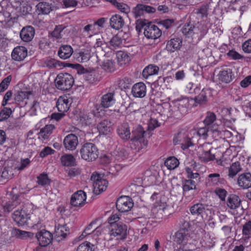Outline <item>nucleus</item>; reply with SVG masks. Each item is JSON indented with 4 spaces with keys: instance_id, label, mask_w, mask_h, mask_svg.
I'll return each mask as SVG.
<instances>
[{
    "instance_id": "f257e3e1",
    "label": "nucleus",
    "mask_w": 251,
    "mask_h": 251,
    "mask_svg": "<svg viewBox=\"0 0 251 251\" xmlns=\"http://www.w3.org/2000/svg\"><path fill=\"white\" fill-rule=\"evenodd\" d=\"M32 210L31 204L22 203L12 213V219L19 226L36 225V222L33 220L34 216L31 215Z\"/></svg>"
},
{
    "instance_id": "f03ea898",
    "label": "nucleus",
    "mask_w": 251,
    "mask_h": 251,
    "mask_svg": "<svg viewBox=\"0 0 251 251\" xmlns=\"http://www.w3.org/2000/svg\"><path fill=\"white\" fill-rule=\"evenodd\" d=\"M187 101L179 100L171 103L163 104V112L168 117H173L177 119L182 118L187 112Z\"/></svg>"
},
{
    "instance_id": "7ed1b4c3",
    "label": "nucleus",
    "mask_w": 251,
    "mask_h": 251,
    "mask_svg": "<svg viewBox=\"0 0 251 251\" xmlns=\"http://www.w3.org/2000/svg\"><path fill=\"white\" fill-rule=\"evenodd\" d=\"M135 28L139 32L144 29V34L148 39H155L160 37L162 34L161 29L157 26L146 19H140L136 22Z\"/></svg>"
},
{
    "instance_id": "20e7f679",
    "label": "nucleus",
    "mask_w": 251,
    "mask_h": 251,
    "mask_svg": "<svg viewBox=\"0 0 251 251\" xmlns=\"http://www.w3.org/2000/svg\"><path fill=\"white\" fill-rule=\"evenodd\" d=\"M80 153L82 159L88 162H92L98 157L99 150L94 144L86 143L82 146Z\"/></svg>"
},
{
    "instance_id": "39448f33",
    "label": "nucleus",
    "mask_w": 251,
    "mask_h": 251,
    "mask_svg": "<svg viewBox=\"0 0 251 251\" xmlns=\"http://www.w3.org/2000/svg\"><path fill=\"white\" fill-rule=\"evenodd\" d=\"M100 104L94 105L89 111L80 115V120L86 125L95 124L100 119V111H101Z\"/></svg>"
},
{
    "instance_id": "423d86ee",
    "label": "nucleus",
    "mask_w": 251,
    "mask_h": 251,
    "mask_svg": "<svg viewBox=\"0 0 251 251\" xmlns=\"http://www.w3.org/2000/svg\"><path fill=\"white\" fill-rule=\"evenodd\" d=\"M54 82L58 89L67 91L73 86L74 79L73 76L68 73H60L57 75Z\"/></svg>"
},
{
    "instance_id": "0eeeda50",
    "label": "nucleus",
    "mask_w": 251,
    "mask_h": 251,
    "mask_svg": "<svg viewBox=\"0 0 251 251\" xmlns=\"http://www.w3.org/2000/svg\"><path fill=\"white\" fill-rule=\"evenodd\" d=\"M91 180L93 181L94 191L99 193L105 191L108 185V181L102 178L101 175L95 172L91 176Z\"/></svg>"
},
{
    "instance_id": "6e6552de",
    "label": "nucleus",
    "mask_w": 251,
    "mask_h": 251,
    "mask_svg": "<svg viewBox=\"0 0 251 251\" xmlns=\"http://www.w3.org/2000/svg\"><path fill=\"white\" fill-rule=\"evenodd\" d=\"M109 235L117 237L118 239H125L127 235V226L123 224H112L109 227Z\"/></svg>"
},
{
    "instance_id": "1a4fd4ad",
    "label": "nucleus",
    "mask_w": 251,
    "mask_h": 251,
    "mask_svg": "<svg viewBox=\"0 0 251 251\" xmlns=\"http://www.w3.org/2000/svg\"><path fill=\"white\" fill-rule=\"evenodd\" d=\"M133 206L132 201L128 196H121L117 200L116 202V208L121 212H126L129 211Z\"/></svg>"
},
{
    "instance_id": "9d476101",
    "label": "nucleus",
    "mask_w": 251,
    "mask_h": 251,
    "mask_svg": "<svg viewBox=\"0 0 251 251\" xmlns=\"http://www.w3.org/2000/svg\"><path fill=\"white\" fill-rule=\"evenodd\" d=\"M67 26L64 25H56L53 30L49 33L48 37L53 42L61 43L63 41L65 29Z\"/></svg>"
},
{
    "instance_id": "9b49d317",
    "label": "nucleus",
    "mask_w": 251,
    "mask_h": 251,
    "mask_svg": "<svg viewBox=\"0 0 251 251\" xmlns=\"http://www.w3.org/2000/svg\"><path fill=\"white\" fill-rule=\"evenodd\" d=\"M175 145H181V148L183 150L187 149L191 146H193L191 139L186 134L183 133H178L174 138Z\"/></svg>"
},
{
    "instance_id": "f8f14e48",
    "label": "nucleus",
    "mask_w": 251,
    "mask_h": 251,
    "mask_svg": "<svg viewBox=\"0 0 251 251\" xmlns=\"http://www.w3.org/2000/svg\"><path fill=\"white\" fill-rule=\"evenodd\" d=\"M149 137L150 136V133H148ZM147 135V133L145 131L144 129L140 125L134 128L132 131V136L131 140L134 141H139L141 143L143 142L144 145H146L147 142H145L144 138Z\"/></svg>"
},
{
    "instance_id": "ddd939ff",
    "label": "nucleus",
    "mask_w": 251,
    "mask_h": 251,
    "mask_svg": "<svg viewBox=\"0 0 251 251\" xmlns=\"http://www.w3.org/2000/svg\"><path fill=\"white\" fill-rule=\"evenodd\" d=\"M36 237L39 242V245L42 247H46L51 243L52 239L51 233L45 229L38 232Z\"/></svg>"
},
{
    "instance_id": "4468645a",
    "label": "nucleus",
    "mask_w": 251,
    "mask_h": 251,
    "mask_svg": "<svg viewBox=\"0 0 251 251\" xmlns=\"http://www.w3.org/2000/svg\"><path fill=\"white\" fill-rule=\"evenodd\" d=\"M211 148L212 147L209 144L203 145L201 152L200 153L199 156V159L201 162L207 163L215 159V155L211 152Z\"/></svg>"
},
{
    "instance_id": "2eb2a0df",
    "label": "nucleus",
    "mask_w": 251,
    "mask_h": 251,
    "mask_svg": "<svg viewBox=\"0 0 251 251\" xmlns=\"http://www.w3.org/2000/svg\"><path fill=\"white\" fill-rule=\"evenodd\" d=\"M86 199V193L82 190L77 191L72 195L71 203L74 206L81 207L84 204Z\"/></svg>"
},
{
    "instance_id": "dca6fc26",
    "label": "nucleus",
    "mask_w": 251,
    "mask_h": 251,
    "mask_svg": "<svg viewBox=\"0 0 251 251\" xmlns=\"http://www.w3.org/2000/svg\"><path fill=\"white\" fill-rule=\"evenodd\" d=\"M200 29L190 22L186 23L182 27L181 31L186 38L192 37L195 34H199Z\"/></svg>"
},
{
    "instance_id": "f3484780",
    "label": "nucleus",
    "mask_w": 251,
    "mask_h": 251,
    "mask_svg": "<svg viewBox=\"0 0 251 251\" xmlns=\"http://www.w3.org/2000/svg\"><path fill=\"white\" fill-rule=\"evenodd\" d=\"M78 144V138L74 134H69L63 140V145L66 150H75Z\"/></svg>"
},
{
    "instance_id": "a211bd4d",
    "label": "nucleus",
    "mask_w": 251,
    "mask_h": 251,
    "mask_svg": "<svg viewBox=\"0 0 251 251\" xmlns=\"http://www.w3.org/2000/svg\"><path fill=\"white\" fill-rule=\"evenodd\" d=\"M27 55V50L24 46H17L13 49L11 53L12 59L16 61H22Z\"/></svg>"
},
{
    "instance_id": "6ab92c4d",
    "label": "nucleus",
    "mask_w": 251,
    "mask_h": 251,
    "mask_svg": "<svg viewBox=\"0 0 251 251\" xmlns=\"http://www.w3.org/2000/svg\"><path fill=\"white\" fill-rule=\"evenodd\" d=\"M18 200L3 201L0 205V207L3 212L4 216L10 213L14 208L18 207L21 204Z\"/></svg>"
},
{
    "instance_id": "aec40b11",
    "label": "nucleus",
    "mask_w": 251,
    "mask_h": 251,
    "mask_svg": "<svg viewBox=\"0 0 251 251\" xmlns=\"http://www.w3.org/2000/svg\"><path fill=\"white\" fill-rule=\"evenodd\" d=\"M35 35V29L32 26L24 27L20 32V36L22 41L28 42L31 41Z\"/></svg>"
},
{
    "instance_id": "412c9836",
    "label": "nucleus",
    "mask_w": 251,
    "mask_h": 251,
    "mask_svg": "<svg viewBox=\"0 0 251 251\" xmlns=\"http://www.w3.org/2000/svg\"><path fill=\"white\" fill-rule=\"evenodd\" d=\"M146 86L143 82L135 84L132 87L131 93L136 98H144L146 95Z\"/></svg>"
},
{
    "instance_id": "4be33fe9",
    "label": "nucleus",
    "mask_w": 251,
    "mask_h": 251,
    "mask_svg": "<svg viewBox=\"0 0 251 251\" xmlns=\"http://www.w3.org/2000/svg\"><path fill=\"white\" fill-rule=\"evenodd\" d=\"M237 184L243 189L251 187V174L247 173L240 175L237 179Z\"/></svg>"
},
{
    "instance_id": "5701e85b",
    "label": "nucleus",
    "mask_w": 251,
    "mask_h": 251,
    "mask_svg": "<svg viewBox=\"0 0 251 251\" xmlns=\"http://www.w3.org/2000/svg\"><path fill=\"white\" fill-rule=\"evenodd\" d=\"M166 206V203L165 202H160V204L157 201L154 203L151 211L155 219L160 220L163 218Z\"/></svg>"
},
{
    "instance_id": "b1692460",
    "label": "nucleus",
    "mask_w": 251,
    "mask_h": 251,
    "mask_svg": "<svg viewBox=\"0 0 251 251\" xmlns=\"http://www.w3.org/2000/svg\"><path fill=\"white\" fill-rule=\"evenodd\" d=\"M114 93L113 92L108 93L103 95L101 97L100 109L101 107L108 108L112 105L115 102Z\"/></svg>"
},
{
    "instance_id": "393cba45",
    "label": "nucleus",
    "mask_w": 251,
    "mask_h": 251,
    "mask_svg": "<svg viewBox=\"0 0 251 251\" xmlns=\"http://www.w3.org/2000/svg\"><path fill=\"white\" fill-rule=\"evenodd\" d=\"M70 104V100L67 97H60L56 102V107L60 112L65 113L69 110Z\"/></svg>"
},
{
    "instance_id": "a878e982",
    "label": "nucleus",
    "mask_w": 251,
    "mask_h": 251,
    "mask_svg": "<svg viewBox=\"0 0 251 251\" xmlns=\"http://www.w3.org/2000/svg\"><path fill=\"white\" fill-rule=\"evenodd\" d=\"M219 79L225 83L230 82L233 77L232 70L228 68H223L218 75Z\"/></svg>"
},
{
    "instance_id": "bb28decb",
    "label": "nucleus",
    "mask_w": 251,
    "mask_h": 251,
    "mask_svg": "<svg viewBox=\"0 0 251 251\" xmlns=\"http://www.w3.org/2000/svg\"><path fill=\"white\" fill-rule=\"evenodd\" d=\"M124 24L125 21L120 15L115 14L110 19V25L113 29L119 30L124 26Z\"/></svg>"
},
{
    "instance_id": "cd10ccee",
    "label": "nucleus",
    "mask_w": 251,
    "mask_h": 251,
    "mask_svg": "<svg viewBox=\"0 0 251 251\" xmlns=\"http://www.w3.org/2000/svg\"><path fill=\"white\" fill-rule=\"evenodd\" d=\"M117 132L119 136L123 140H127L130 138V132L129 126L124 123L118 126Z\"/></svg>"
},
{
    "instance_id": "c85d7f7f",
    "label": "nucleus",
    "mask_w": 251,
    "mask_h": 251,
    "mask_svg": "<svg viewBox=\"0 0 251 251\" xmlns=\"http://www.w3.org/2000/svg\"><path fill=\"white\" fill-rule=\"evenodd\" d=\"M73 53V49L70 45L61 46L58 50V55L62 59H67L71 57Z\"/></svg>"
},
{
    "instance_id": "c756f323",
    "label": "nucleus",
    "mask_w": 251,
    "mask_h": 251,
    "mask_svg": "<svg viewBox=\"0 0 251 251\" xmlns=\"http://www.w3.org/2000/svg\"><path fill=\"white\" fill-rule=\"evenodd\" d=\"M100 65L101 69L107 73H112L116 69V63L112 59H105L100 63Z\"/></svg>"
},
{
    "instance_id": "7c9ffc66",
    "label": "nucleus",
    "mask_w": 251,
    "mask_h": 251,
    "mask_svg": "<svg viewBox=\"0 0 251 251\" xmlns=\"http://www.w3.org/2000/svg\"><path fill=\"white\" fill-rule=\"evenodd\" d=\"M99 30V29L95 27L93 24H88L82 28L81 35L83 37L91 38L93 35L96 34Z\"/></svg>"
},
{
    "instance_id": "2f4dec72",
    "label": "nucleus",
    "mask_w": 251,
    "mask_h": 251,
    "mask_svg": "<svg viewBox=\"0 0 251 251\" xmlns=\"http://www.w3.org/2000/svg\"><path fill=\"white\" fill-rule=\"evenodd\" d=\"M97 128L100 134L107 135L111 132V123L107 120H104L97 126Z\"/></svg>"
},
{
    "instance_id": "473e14b6",
    "label": "nucleus",
    "mask_w": 251,
    "mask_h": 251,
    "mask_svg": "<svg viewBox=\"0 0 251 251\" xmlns=\"http://www.w3.org/2000/svg\"><path fill=\"white\" fill-rule=\"evenodd\" d=\"M182 41L179 38H173L168 41L166 45V49L170 52L179 49L181 46Z\"/></svg>"
},
{
    "instance_id": "72a5a7b5",
    "label": "nucleus",
    "mask_w": 251,
    "mask_h": 251,
    "mask_svg": "<svg viewBox=\"0 0 251 251\" xmlns=\"http://www.w3.org/2000/svg\"><path fill=\"white\" fill-rule=\"evenodd\" d=\"M92 50V48H87L81 50L77 57V60L81 62L88 61L94 53V51Z\"/></svg>"
},
{
    "instance_id": "f704fd0d",
    "label": "nucleus",
    "mask_w": 251,
    "mask_h": 251,
    "mask_svg": "<svg viewBox=\"0 0 251 251\" xmlns=\"http://www.w3.org/2000/svg\"><path fill=\"white\" fill-rule=\"evenodd\" d=\"M207 181L209 185L216 186L222 183L223 178L221 177L219 173H213L208 176Z\"/></svg>"
},
{
    "instance_id": "c9c22d12",
    "label": "nucleus",
    "mask_w": 251,
    "mask_h": 251,
    "mask_svg": "<svg viewBox=\"0 0 251 251\" xmlns=\"http://www.w3.org/2000/svg\"><path fill=\"white\" fill-rule=\"evenodd\" d=\"M207 206L202 203H197L192 206L190 209L193 215H202L205 212Z\"/></svg>"
},
{
    "instance_id": "e433bc0d",
    "label": "nucleus",
    "mask_w": 251,
    "mask_h": 251,
    "mask_svg": "<svg viewBox=\"0 0 251 251\" xmlns=\"http://www.w3.org/2000/svg\"><path fill=\"white\" fill-rule=\"evenodd\" d=\"M159 70L158 66L153 64L149 65L144 69L142 73L143 76L147 78L149 76L157 74Z\"/></svg>"
},
{
    "instance_id": "4c0bfd02",
    "label": "nucleus",
    "mask_w": 251,
    "mask_h": 251,
    "mask_svg": "<svg viewBox=\"0 0 251 251\" xmlns=\"http://www.w3.org/2000/svg\"><path fill=\"white\" fill-rule=\"evenodd\" d=\"M242 170L240 163L238 161L233 163L228 168V176L230 178L234 177Z\"/></svg>"
},
{
    "instance_id": "58836bf2",
    "label": "nucleus",
    "mask_w": 251,
    "mask_h": 251,
    "mask_svg": "<svg viewBox=\"0 0 251 251\" xmlns=\"http://www.w3.org/2000/svg\"><path fill=\"white\" fill-rule=\"evenodd\" d=\"M54 128L53 125H48L41 129L39 133V138L44 140L47 139L49 136L52 133V130Z\"/></svg>"
},
{
    "instance_id": "ea45409f",
    "label": "nucleus",
    "mask_w": 251,
    "mask_h": 251,
    "mask_svg": "<svg viewBox=\"0 0 251 251\" xmlns=\"http://www.w3.org/2000/svg\"><path fill=\"white\" fill-rule=\"evenodd\" d=\"M240 205V200L238 196L235 195H231L227 199V205L230 209H235L239 207Z\"/></svg>"
},
{
    "instance_id": "a19ab883",
    "label": "nucleus",
    "mask_w": 251,
    "mask_h": 251,
    "mask_svg": "<svg viewBox=\"0 0 251 251\" xmlns=\"http://www.w3.org/2000/svg\"><path fill=\"white\" fill-rule=\"evenodd\" d=\"M36 7L39 14H48L52 10L50 4L46 2H39Z\"/></svg>"
},
{
    "instance_id": "79ce46f5",
    "label": "nucleus",
    "mask_w": 251,
    "mask_h": 251,
    "mask_svg": "<svg viewBox=\"0 0 251 251\" xmlns=\"http://www.w3.org/2000/svg\"><path fill=\"white\" fill-rule=\"evenodd\" d=\"M62 164L65 166H72L75 165V158L72 154H65L60 158Z\"/></svg>"
},
{
    "instance_id": "37998d69",
    "label": "nucleus",
    "mask_w": 251,
    "mask_h": 251,
    "mask_svg": "<svg viewBox=\"0 0 251 251\" xmlns=\"http://www.w3.org/2000/svg\"><path fill=\"white\" fill-rule=\"evenodd\" d=\"M208 5L203 4L196 9L195 13L197 14L198 18L203 19L208 17Z\"/></svg>"
},
{
    "instance_id": "c03bdc74",
    "label": "nucleus",
    "mask_w": 251,
    "mask_h": 251,
    "mask_svg": "<svg viewBox=\"0 0 251 251\" xmlns=\"http://www.w3.org/2000/svg\"><path fill=\"white\" fill-rule=\"evenodd\" d=\"M208 94H210L209 90L203 89L198 96L195 97V102L199 104H205L207 100V95Z\"/></svg>"
},
{
    "instance_id": "a18cd8bd",
    "label": "nucleus",
    "mask_w": 251,
    "mask_h": 251,
    "mask_svg": "<svg viewBox=\"0 0 251 251\" xmlns=\"http://www.w3.org/2000/svg\"><path fill=\"white\" fill-rule=\"evenodd\" d=\"M243 239L245 241H248L251 238V221H249L243 225Z\"/></svg>"
},
{
    "instance_id": "49530a36",
    "label": "nucleus",
    "mask_w": 251,
    "mask_h": 251,
    "mask_svg": "<svg viewBox=\"0 0 251 251\" xmlns=\"http://www.w3.org/2000/svg\"><path fill=\"white\" fill-rule=\"evenodd\" d=\"M44 66L49 69H59L62 67L61 63L54 58H47L44 61Z\"/></svg>"
},
{
    "instance_id": "de8ad7c7",
    "label": "nucleus",
    "mask_w": 251,
    "mask_h": 251,
    "mask_svg": "<svg viewBox=\"0 0 251 251\" xmlns=\"http://www.w3.org/2000/svg\"><path fill=\"white\" fill-rule=\"evenodd\" d=\"M182 189L183 192L197 189L196 181L191 179L184 180L182 183Z\"/></svg>"
},
{
    "instance_id": "09e8293b",
    "label": "nucleus",
    "mask_w": 251,
    "mask_h": 251,
    "mask_svg": "<svg viewBox=\"0 0 251 251\" xmlns=\"http://www.w3.org/2000/svg\"><path fill=\"white\" fill-rule=\"evenodd\" d=\"M179 165V161L174 156L168 158L165 162V165L169 170H173L176 168Z\"/></svg>"
},
{
    "instance_id": "8fccbe9b",
    "label": "nucleus",
    "mask_w": 251,
    "mask_h": 251,
    "mask_svg": "<svg viewBox=\"0 0 251 251\" xmlns=\"http://www.w3.org/2000/svg\"><path fill=\"white\" fill-rule=\"evenodd\" d=\"M37 183L40 185L46 187L50 184V180L49 178L48 175L43 173L37 177Z\"/></svg>"
},
{
    "instance_id": "3c124183",
    "label": "nucleus",
    "mask_w": 251,
    "mask_h": 251,
    "mask_svg": "<svg viewBox=\"0 0 251 251\" xmlns=\"http://www.w3.org/2000/svg\"><path fill=\"white\" fill-rule=\"evenodd\" d=\"M31 95V92L30 91H18L15 95V99L17 101L22 102L28 99Z\"/></svg>"
},
{
    "instance_id": "603ef678",
    "label": "nucleus",
    "mask_w": 251,
    "mask_h": 251,
    "mask_svg": "<svg viewBox=\"0 0 251 251\" xmlns=\"http://www.w3.org/2000/svg\"><path fill=\"white\" fill-rule=\"evenodd\" d=\"M116 57L119 63L122 65L128 62L130 58L127 53L122 51H118L116 54Z\"/></svg>"
},
{
    "instance_id": "864d4df0",
    "label": "nucleus",
    "mask_w": 251,
    "mask_h": 251,
    "mask_svg": "<svg viewBox=\"0 0 251 251\" xmlns=\"http://www.w3.org/2000/svg\"><path fill=\"white\" fill-rule=\"evenodd\" d=\"M187 238L186 232L180 230L176 232L174 236V241L179 244L185 242Z\"/></svg>"
},
{
    "instance_id": "5fc2aeb1",
    "label": "nucleus",
    "mask_w": 251,
    "mask_h": 251,
    "mask_svg": "<svg viewBox=\"0 0 251 251\" xmlns=\"http://www.w3.org/2000/svg\"><path fill=\"white\" fill-rule=\"evenodd\" d=\"M143 4H138L132 9V13L134 18L137 19L145 13Z\"/></svg>"
},
{
    "instance_id": "6e6d98bb",
    "label": "nucleus",
    "mask_w": 251,
    "mask_h": 251,
    "mask_svg": "<svg viewBox=\"0 0 251 251\" xmlns=\"http://www.w3.org/2000/svg\"><path fill=\"white\" fill-rule=\"evenodd\" d=\"M94 245L89 242H85L80 245L76 251H94Z\"/></svg>"
},
{
    "instance_id": "4d7b16f0",
    "label": "nucleus",
    "mask_w": 251,
    "mask_h": 251,
    "mask_svg": "<svg viewBox=\"0 0 251 251\" xmlns=\"http://www.w3.org/2000/svg\"><path fill=\"white\" fill-rule=\"evenodd\" d=\"M12 113V111L10 108L4 107L0 112V122L7 119Z\"/></svg>"
},
{
    "instance_id": "13d9d810",
    "label": "nucleus",
    "mask_w": 251,
    "mask_h": 251,
    "mask_svg": "<svg viewBox=\"0 0 251 251\" xmlns=\"http://www.w3.org/2000/svg\"><path fill=\"white\" fill-rule=\"evenodd\" d=\"M216 115L213 112H208L207 113L206 116L203 121V123L205 126H209L216 120Z\"/></svg>"
},
{
    "instance_id": "bf43d9fd",
    "label": "nucleus",
    "mask_w": 251,
    "mask_h": 251,
    "mask_svg": "<svg viewBox=\"0 0 251 251\" xmlns=\"http://www.w3.org/2000/svg\"><path fill=\"white\" fill-rule=\"evenodd\" d=\"M96 222L95 221H92L88 226L85 229L83 232L82 233V234L79 236V238H80L81 239H82L85 236H86L87 235L90 234L92 232H93L95 229H96L97 227H94L93 228V226L94 224H95Z\"/></svg>"
},
{
    "instance_id": "052dcab7",
    "label": "nucleus",
    "mask_w": 251,
    "mask_h": 251,
    "mask_svg": "<svg viewBox=\"0 0 251 251\" xmlns=\"http://www.w3.org/2000/svg\"><path fill=\"white\" fill-rule=\"evenodd\" d=\"M13 175L14 174L11 168L5 167L1 173V177L5 179H8L11 178Z\"/></svg>"
},
{
    "instance_id": "680f3d73",
    "label": "nucleus",
    "mask_w": 251,
    "mask_h": 251,
    "mask_svg": "<svg viewBox=\"0 0 251 251\" xmlns=\"http://www.w3.org/2000/svg\"><path fill=\"white\" fill-rule=\"evenodd\" d=\"M209 127V131L210 134H212L213 136L215 137H218L220 135L221 131L219 130V127L218 125L213 124L211 126H208Z\"/></svg>"
},
{
    "instance_id": "e2e57ef3",
    "label": "nucleus",
    "mask_w": 251,
    "mask_h": 251,
    "mask_svg": "<svg viewBox=\"0 0 251 251\" xmlns=\"http://www.w3.org/2000/svg\"><path fill=\"white\" fill-rule=\"evenodd\" d=\"M119 84L121 89H128L132 84V80L130 78L126 77L120 80Z\"/></svg>"
},
{
    "instance_id": "0e129e2a",
    "label": "nucleus",
    "mask_w": 251,
    "mask_h": 251,
    "mask_svg": "<svg viewBox=\"0 0 251 251\" xmlns=\"http://www.w3.org/2000/svg\"><path fill=\"white\" fill-rule=\"evenodd\" d=\"M122 43V40L118 35L113 36L110 41V45L114 48H116L119 47Z\"/></svg>"
},
{
    "instance_id": "69168bd1",
    "label": "nucleus",
    "mask_w": 251,
    "mask_h": 251,
    "mask_svg": "<svg viewBox=\"0 0 251 251\" xmlns=\"http://www.w3.org/2000/svg\"><path fill=\"white\" fill-rule=\"evenodd\" d=\"M197 134L203 139H206L208 136L210 135L209 127L205 126L203 127L200 128L197 131Z\"/></svg>"
},
{
    "instance_id": "338daca9",
    "label": "nucleus",
    "mask_w": 251,
    "mask_h": 251,
    "mask_svg": "<svg viewBox=\"0 0 251 251\" xmlns=\"http://www.w3.org/2000/svg\"><path fill=\"white\" fill-rule=\"evenodd\" d=\"M11 80V75H9L5 78L0 83V93L6 90Z\"/></svg>"
},
{
    "instance_id": "774afa93",
    "label": "nucleus",
    "mask_w": 251,
    "mask_h": 251,
    "mask_svg": "<svg viewBox=\"0 0 251 251\" xmlns=\"http://www.w3.org/2000/svg\"><path fill=\"white\" fill-rule=\"evenodd\" d=\"M180 231L186 232L190 227V224L188 221L181 219L179 222Z\"/></svg>"
}]
</instances>
